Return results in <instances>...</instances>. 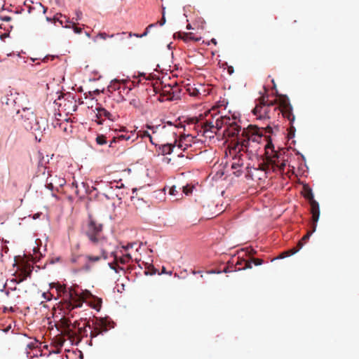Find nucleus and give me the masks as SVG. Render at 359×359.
<instances>
[{
	"instance_id": "nucleus-1",
	"label": "nucleus",
	"mask_w": 359,
	"mask_h": 359,
	"mask_svg": "<svg viewBox=\"0 0 359 359\" xmlns=\"http://www.w3.org/2000/svg\"><path fill=\"white\" fill-rule=\"evenodd\" d=\"M264 89V94L257 100L256 105L252 111L253 114L257 119L269 120L275 118L276 116L282 114L283 116L290 121L289 137H292L295 131V128L292 126L295 117L288 97L280 95L277 99L269 100L267 89L265 87Z\"/></svg>"
},
{
	"instance_id": "nucleus-2",
	"label": "nucleus",
	"mask_w": 359,
	"mask_h": 359,
	"mask_svg": "<svg viewBox=\"0 0 359 359\" xmlns=\"http://www.w3.org/2000/svg\"><path fill=\"white\" fill-rule=\"evenodd\" d=\"M263 130L266 133H273V128L269 125L262 128L255 126H249L247 128H244L238 137V144H236L235 149H238V153L244 151L252 154L253 151L250 150L252 147L251 143H258L260 141Z\"/></svg>"
},
{
	"instance_id": "nucleus-3",
	"label": "nucleus",
	"mask_w": 359,
	"mask_h": 359,
	"mask_svg": "<svg viewBox=\"0 0 359 359\" xmlns=\"http://www.w3.org/2000/svg\"><path fill=\"white\" fill-rule=\"evenodd\" d=\"M158 101H173L180 98V89L174 80L168 76L161 78L158 72Z\"/></svg>"
},
{
	"instance_id": "nucleus-4",
	"label": "nucleus",
	"mask_w": 359,
	"mask_h": 359,
	"mask_svg": "<svg viewBox=\"0 0 359 359\" xmlns=\"http://www.w3.org/2000/svg\"><path fill=\"white\" fill-rule=\"evenodd\" d=\"M86 223L87 229L82 226L81 233L85 235L93 245H96L106 240V237L103 236V224L99 223L90 212L88 214Z\"/></svg>"
},
{
	"instance_id": "nucleus-5",
	"label": "nucleus",
	"mask_w": 359,
	"mask_h": 359,
	"mask_svg": "<svg viewBox=\"0 0 359 359\" xmlns=\"http://www.w3.org/2000/svg\"><path fill=\"white\" fill-rule=\"evenodd\" d=\"M280 154L274 149L273 144L269 142L265 146V161L263 163V170L275 171L278 169L284 171L286 163L284 160H280Z\"/></svg>"
},
{
	"instance_id": "nucleus-6",
	"label": "nucleus",
	"mask_w": 359,
	"mask_h": 359,
	"mask_svg": "<svg viewBox=\"0 0 359 359\" xmlns=\"http://www.w3.org/2000/svg\"><path fill=\"white\" fill-rule=\"evenodd\" d=\"M308 198L309 200V203L311 206V213L312 215V224H311V231L307 232L306 235H304L302 240L299 241V243L302 242L304 245V243L310 238L311 234L316 231L317 222L319 219L320 217V208L318 203L314 200L313 196L311 193L308 196Z\"/></svg>"
},
{
	"instance_id": "nucleus-7",
	"label": "nucleus",
	"mask_w": 359,
	"mask_h": 359,
	"mask_svg": "<svg viewBox=\"0 0 359 359\" xmlns=\"http://www.w3.org/2000/svg\"><path fill=\"white\" fill-rule=\"evenodd\" d=\"M155 300V291L151 290H147L144 299V311L146 314L149 315L152 312Z\"/></svg>"
},
{
	"instance_id": "nucleus-8",
	"label": "nucleus",
	"mask_w": 359,
	"mask_h": 359,
	"mask_svg": "<svg viewBox=\"0 0 359 359\" xmlns=\"http://www.w3.org/2000/svg\"><path fill=\"white\" fill-rule=\"evenodd\" d=\"M161 123H158V130H161V133L163 135H166L167 133H171L173 135H176V129L177 127L172 124L171 121H165L164 120H161Z\"/></svg>"
},
{
	"instance_id": "nucleus-9",
	"label": "nucleus",
	"mask_w": 359,
	"mask_h": 359,
	"mask_svg": "<svg viewBox=\"0 0 359 359\" xmlns=\"http://www.w3.org/2000/svg\"><path fill=\"white\" fill-rule=\"evenodd\" d=\"M187 126H184V130H187V128H188V130H195V133H194L195 135V137L197 134H198L200 132V123H202V121H200L198 118L196 117H191L188 118L186 121Z\"/></svg>"
},
{
	"instance_id": "nucleus-10",
	"label": "nucleus",
	"mask_w": 359,
	"mask_h": 359,
	"mask_svg": "<svg viewBox=\"0 0 359 359\" xmlns=\"http://www.w3.org/2000/svg\"><path fill=\"white\" fill-rule=\"evenodd\" d=\"M200 132L203 133V135L211 137H213L211 135H207L208 133L210 132L211 133H217L215 125L213 124L211 121H206L205 122H202L200 123Z\"/></svg>"
},
{
	"instance_id": "nucleus-11",
	"label": "nucleus",
	"mask_w": 359,
	"mask_h": 359,
	"mask_svg": "<svg viewBox=\"0 0 359 359\" xmlns=\"http://www.w3.org/2000/svg\"><path fill=\"white\" fill-rule=\"evenodd\" d=\"M194 134L181 135L178 147L182 148L183 150L187 149V147H191V143L194 142Z\"/></svg>"
},
{
	"instance_id": "nucleus-12",
	"label": "nucleus",
	"mask_w": 359,
	"mask_h": 359,
	"mask_svg": "<svg viewBox=\"0 0 359 359\" xmlns=\"http://www.w3.org/2000/svg\"><path fill=\"white\" fill-rule=\"evenodd\" d=\"M95 111L100 116L105 118L112 122L115 121V117L113 116V114L109 111L106 109L102 104H97Z\"/></svg>"
},
{
	"instance_id": "nucleus-13",
	"label": "nucleus",
	"mask_w": 359,
	"mask_h": 359,
	"mask_svg": "<svg viewBox=\"0 0 359 359\" xmlns=\"http://www.w3.org/2000/svg\"><path fill=\"white\" fill-rule=\"evenodd\" d=\"M33 269H30L29 271H25L23 274L20 275V277L15 278H9L7 280L6 283L10 282L15 285H18L24 281H25L28 278H31L32 276Z\"/></svg>"
},
{
	"instance_id": "nucleus-14",
	"label": "nucleus",
	"mask_w": 359,
	"mask_h": 359,
	"mask_svg": "<svg viewBox=\"0 0 359 359\" xmlns=\"http://www.w3.org/2000/svg\"><path fill=\"white\" fill-rule=\"evenodd\" d=\"M126 34V32H123L121 33L108 34L104 32H100L93 39V41H96L97 38H100L104 40H106L108 38H116L117 40L121 41L123 39V35H125Z\"/></svg>"
},
{
	"instance_id": "nucleus-15",
	"label": "nucleus",
	"mask_w": 359,
	"mask_h": 359,
	"mask_svg": "<svg viewBox=\"0 0 359 359\" xmlns=\"http://www.w3.org/2000/svg\"><path fill=\"white\" fill-rule=\"evenodd\" d=\"M58 22L64 28H70L74 25L73 20L69 19L65 15L59 14L57 18Z\"/></svg>"
},
{
	"instance_id": "nucleus-16",
	"label": "nucleus",
	"mask_w": 359,
	"mask_h": 359,
	"mask_svg": "<svg viewBox=\"0 0 359 359\" xmlns=\"http://www.w3.org/2000/svg\"><path fill=\"white\" fill-rule=\"evenodd\" d=\"M228 127V135L231 136H237V140H238V137L241 136L239 134V132L241 131V127L235 121L230 122ZM237 144H238V142Z\"/></svg>"
},
{
	"instance_id": "nucleus-17",
	"label": "nucleus",
	"mask_w": 359,
	"mask_h": 359,
	"mask_svg": "<svg viewBox=\"0 0 359 359\" xmlns=\"http://www.w3.org/2000/svg\"><path fill=\"white\" fill-rule=\"evenodd\" d=\"M21 116H22V118H25V121H26V120H32L34 121L33 126H34V131H40L41 130L39 121L37 119L36 116L34 114L33 111H32L28 115H25V116L22 115Z\"/></svg>"
},
{
	"instance_id": "nucleus-18",
	"label": "nucleus",
	"mask_w": 359,
	"mask_h": 359,
	"mask_svg": "<svg viewBox=\"0 0 359 359\" xmlns=\"http://www.w3.org/2000/svg\"><path fill=\"white\" fill-rule=\"evenodd\" d=\"M231 122V119L229 117L227 116H221L215 121V128L216 130H219L221 129L223 126H229V123Z\"/></svg>"
},
{
	"instance_id": "nucleus-19",
	"label": "nucleus",
	"mask_w": 359,
	"mask_h": 359,
	"mask_svg": "<svg viewBox=\"0 0 359 359\" xmlns=\"http://www.w3.org/2000/svg\"><path fill=\"white\" fill-rule=\"evenodd\" d=\"M238 260L236 263V270H245L247 269H251L252 264L250 261H247L245 259L238 258Z\"/></svg>"
},
{
	"instance_id": "nucleus-20",
	"label": "nucleus",
	"mask_w": 359,
	"mask_h": 359,
	"mask_svg": "<svg viewBox=\"0 0 359 359\" xmlns=\"http://www.w3.org/2000/svg\"><path fill=\"white\" fill-rule=\"evenodd\" d=\"M199 86L200 88H196L194 86L187 84V86H185V90L189 93V95L193 97H197L201 95V89L203 88L201 85Z\"/></svg>"
},
{
	"instance_id": "nucleus-21",
	"label": "nucleus",
	"mask_w": 359,
	"mask_h": 359,
	"mask_svg": "<svg viewBox=\"0 0 359 359\" xmlns=\"http://www.w3.org/2000/svg\"><path fill=\"white\" fill-rule=\"evenodd\" d=\"M100 322L101 326H104L109 330L113 329L116 326V323L109 316H105Z\"/></svg>"
},
{
	"instance_id": "nucleus-22",
	"label": "nucleus",
	"mask_w": 359,
	"mask_h": 359,
	"mask_svg": "<svg viewBox=\"0 0 359 359\" xmlns=\"http://www.w3.org/2000/svg\"><path fill=\"white\" fill-rule=\"evenodd\" d=\"M59 290L62 291L69 298L72 297L73 289L72 286H69L67 281L65 280L64 283H59Z\"/></svg>"
},
{
	"instance_id": "nucleus-23",
	"label": "nucleus",
	"mask_w": 359,
	"mask_h": 359,
	"mask_svg": "<svg viewBox=\"0 0 359 359\" xmlns=\"http://www.w3.org/2000/svg\"><path fill=\"white\" fill-rule=\"evenodd\" d=\"M302 246H303V244L302 243V242L298 243L297 248H294L291 250H289L282 252L280 255V256L278 257H277V259H279V258L283 259L286 257L295 254L296 252H297L299 250V249L302 248Z\"/></svg>"
},
{
	"instance_id": "nucleus-24",
	"label": "nucleus",
	"mask_w": 359,
	"mask_h": 359,
	"mask_svg": "<svg viewBox=\"0 0 359 359\" xmlns=\"http://www.w3.org/2000/svg\"><path fill=\"white\" fill-rule=\"evenodd\" d=\"M85 291L93 297L95 302V305L93 307V309L96 311L99 312L102 309V299L101 297L93 294L92 292L88 290H85Z\"/></svg>"
},
{
	"instance_id": "nucleus-25",
	"label": "nucleus",
	"mask_w": 359,
	"mask_h": 359,
	"mask_svg": "<svg viewBox=\"0 0 359 359\" xmlns=\"http://www.w3.org/2000/svg\"><path fill=\"white\" fill-rule=\"evenodd\" d=\"M175 34H177L178 37L182 39L184 41L187 42L189 41H198V39H195L194 37L193 33L189 32H177Z\"/></svg>"
},
{
	"instance_id": "nucleus-26",
	"label": "nucleus",
	"mask_w": 359,
	"mask_h": 359,
	"mask_svg": "<svg viewBox=\"0 0 359 359\" xmlns=\"http://www.w3.org/2000/svg\"><path fill=\"white\" fill-rule=\"evenodd\" d=\"M173 145L171 143H166L158 147V154L161 153L162 155L169 154L173 149Z\"/></svg>"
},
{
	"instance_id": "nucleus-27",
	"label": "nucleus",
	"mask_w": 359,
	"mask_h": 359,
	"mask_svg": "<svg viewBox=\"0 0 359 359\" xmlns=\"http://www.w3.org/2000/svg\"><path fill=\"white\" fill-rule=\"evenodd\" d=\"M136 244L137 243L135 242H128L126 243H124L123 242H119L116 248L117 249H120L121 252L128 251L130 249H132Z\"/></svg>"
},
{
	"instance_id": "nucleus-28",
	"label": "nucleus",
	"mask_w": 359,
	"mask_h": 359,
	"mask_svg": "<svg viewBox=\"0 0 359 359\" xmlns=\"http://www.w3.org/2000/svg\"><path fill=\"white\" fill-rule=\"evenodd\" d=\"M157 88L156 87H153L151 89L149 90V92H148L149 97H147V102L154 104L157 100Z\"/></svg>"
},
{
	"instance_id": "nucleus-29",
	"label": "nucleus",
	"mask_w": 359,
	"mask_h": 359,
	"mask_svg": "<svg viewBox=\"0 0 359 359\" xmlns=\"http://www.w3.org/2000/svg\"><path fill=\"white\" fill-rule=\"evenodd\" d=\"M65 99V100L70 102L72 103L73 101L76 102V95L71 92H66L62 95H59L57 97L58 100Z\"/></svg>"
},
{
	"instance_id": "nucleus-30",
	"label": "nucleus",
	"mask_w": 359,
	"mask_h": 359,
	"mask_svg": "<svg viewBox=\"0 0 359 359\" xmlns=\"http://www.w3.org/2000/svg\"><path fill=\"white\" fill-rule=\"evenodd\" d=\"M33 253L34 255H32L31 260L34 262H40L45 257V253L38 252L35 247L33 248Z\"/></svg>"
},
{
	"instance_id": "nucleus-31",
	"label": "nucleus",
	"mask_w": 359,
	"mask_h": 359,
	"mask_svg": "<svg viewBox=\"0 0 359 359\" xmlns=\"http://www.w3.org/2000/svg\"><path fill=\"white\" fill-rule=\"evenodd\" d=\"M145 264L147 267L143 272L145 276H154L157 273V269L154 265L149 264L147 262Z\"/></svg>"
},
{
	"instance_id": "nucleus-32",
	"label": "nucleus",
	"mask_w": 359,
	"mask_h": 359,
	"mask_svg": "<svg viewBox=\"0 0 359 359\" xmlns=\"http://www.w3.org/2000/svg\"><path fill=\"white\" fill-rule=\"evenodd\" d=\"M95 142L97 145L104 146L107 144L108 141L104 135L98 133L96 135Z\"/></svg>"
},
{
	"instance_id": "nucleus-33",
	"label": "nucleus",
	"mask_w": 359,
	"mask_h": 359,
	"mask_svg": "<svg viewBox=\"0 0 359 359\" xmlns=\"http://www.w3.org/2000/svg\"><path fill=\"white\" fill-rule=\"evenodd\" d=\"M86 261L91 263L97 262L101 259V257L98 255H86L85 256Z\"/></svg>"
},
{
	"instance_id": "nucleus-34",
	"label": "nucleus",
	"mask_w": 359,
	"mask_h": 359,
	"mask_svg": "<svg viewBox=\"0 0 359 359\" xmlns=\"http://www.w3.org/2000/svg\"><path fill=\"white\" fill-rule=\"evenodd\" d=\"M93 114H94V115L93 116L92 121H95L98 126L103 125L104 124L103 118L102 116H100L99 114L95 111H94Z\"/></svg>"
},
{
	"instance_id": "nucleus-35",
	"label": "nucleus",
	"mask_w": 359,
	"mask_h": 359,
	"mask_svg": "<svg viewBox=\"0 0 359 359\" xmlns=\"http://www.w3.org/2000/svg\"><path fill=\"white\" fill-rule=\"evenodd\" d=\"M156 26L157 22L150 24L144 29V32L142 34H140V36H142V38L146 36L149 34L150 29H151L152 27H156Z\"/></svg>"
},
{
	"instance_id": "nucleus-36",
	"label": "nucleus",
	"mask_w": 359,
	"mask_h": 359,
	"mask_svg": "<svg viewBox=\"0 0 359 359\" xmlns=\"http://www.w3.org/2000/svg\"><path fill=\"white\" fill-rule=\"evenodd\" d=\"M61 262H62V257L61 256H57L55 257L49 258L46 261V263L48 265V264H55V263Z\"/></svg>"
},
{
	"instance_id": "nucleus-37",
	"label": "nucleus",
	"mask_w": 359,
	"mask_h": 359,
	"mask_svg": "<svg viewBox=\"0 0 359 359\" xmlns=\"http://www.w3.org/2000/svg\"><path fill=\"white\" fill-rule=\"evenodd\" d=\"M46 168L43 165V162H38L37 163V172H41L42 175H45Z\"/></svg>"
},
{
	"instance_id": "nucleus-38",
	"label": "nucleus",
	"mask_w": 359,
	"mask_h": 359,
	"mask_svg": "<svg viewBox=\"0 0 359 359\" xmlns=\"http://www.w3.org/2000/svg\"><path fill=\"white\" fill-rule=\"evenodd\" d=\"M83 187L86 189V193L90 194L93 191H97V188L95 187H92L91 189L90 190L89 186L87 182H83L82 183Z\"/></svg>"
},
{
	"instance_id": "nucleus-39",
	"label": "nucleus",
	"mask_w": 359,
	"mask_h": 359,
	"mask_svg": "<svg viewBox=\"0 0 359 359\" xmlns=\"http://www.w3.org/2000/svg\"><path fill=\"white\" fill-rule=\"evenodd\" d=\"M59 13L55 14L53 16H46V20L48 22L53 23L55 25L57 23V18H58Z\"/></svg>"
},
{
	"instance_id": "nucleus-40",
	"label": "nucleus",
	"mask_w": 359,
	"mask_h": 359,
	"mask_svg": "<svg viewBox=\"0 0 359 359\" xmlns=\"http://www.w3.org/2000/svg\"><path fill=\"white\" fill-rule=\"evenodd\" d=\"M99 335H100L99 327H97V326L96 325V327L93 329V330L91 331L90 334V341H92L93 338L97 337Z\"/></svg>"
},
{
	"instance_id": "nucleus-41",
	"label": "nucleus",
	"mask_w": 359,
	"mask_h": 359,
	"mask_svg": "<svg viewBox=\"0 0 359 359\" xmlns=\"http://www.w3.org/2000/svg\"><path fill=\"white\" fill-rule=\"evenodd\" d=\"M134 136V135H128V134H121L118 135V139L120 140H124V141H128L129 140H130Z\"/></svg>"
},
{
	"instance_id": "nucleus-42",
	"label": "nucleus",
	"mask_w": 359,
	"mask_h": 359,
	"mask_svg": "<svg viewBox=\"0 0 359 359\" xmlns=\"http://www.w3.org/2000/svg\"><path fill=\"white\" fill-rule=\"evenodd\" d=\"M241 154L238 157V162H233L232 163L231 168L233 169H237L238 168L241 167L243 165V162H242V160L241 158Z\"/></svg>"
},
{
	"instance_id": "nucleus-43",
	"label": "nucleus",
	"mask_w": 359,
	"mask_h": 359,
	"mask_svg": "<svg viewBox=\"0 0 359 359\" xmlns=\"http://www.w3.org/2000/svg\"><path fill=\"white\" fill-rule=\"evenodd\" d=\"M27 1H28V0L25 1L24 5L27 7V12H28V13L30 14L35 10V8L32 6L28 5ZM29 1L32 4H34L33 1L29 0Z\"/></svg>"
},
{
	"instance_id": "nucleus-44",
	"label": "nucleus",
	"mask_w": 359,
	"mask_h": 359,
	"mask_svg": "<svg viewBox=\"0 0 359 359\" xmlns=\"http://www.w3.org/2000/svg\"><path fill=\"white\" fill-rule=\"evenodd\" d=\"M69 29H72L73 30L74 33H75L76 34H80L83 33V29L82 27H75L74 24L72 26H71Z\"/></svg>"
},
{
	"instance_id": "nucleus-45",
	"label": "nucleus",
	"mask_w": 359,
	"mask_h": 359,
	"mask_svg": "<svg viewBox=\"0 0 359 359\" xmlns=\"http://www.w3.org/2000/svg\"><path fill=\"white\" fill-rule=\"evenodd\" d=\"M193 187L189 185L182 187V191L185 195H189L192 192Z\"/></svg>"
},
{
	"instance_id": "nucleus-46",
	"label": "nucleus",
	"mask_w": 359,
	"mask_h": 359,
	"mask_svg": "<svg viewBox=\"0 0 359 359\" xmlns=\"http://www.w3.org/2000/svg\"><path fill=\"white\" fill-rule=\"evenodd\" d=\"M97 327H99V331H100V335H104L109 331L108 328L100 325V322H99V323H97Z\"/></svg>"
},
{
	"instance_id": "nucleus-47",
	"label": "nucleus",
	"mask_w": 359,
	"mask_h": 359,
	"mask_svg": "<svg viewBox=\"0 0 359 359\" xmlns=\"http://www.w3.org/2000/svg\"><path fill=\"white\" fill-rule=\"evenodd\" d=\"M108 266L109 267L112 269L113 271H114V272L116 273H118L121 271H124L123 268H118V267H116L113 265L112 262H109L108 263Z\"/></svg>"
},
{
	"instance_id": "nucleus-48",
	"label": "nucleus",
	"mask_w": 359,
	"mask_h": 359,
	"mask_svg": "<svg viewBox=\"0 0 359 359\" xmlns=\"http://www.w3.org/2000/svg\"><path fill=\"white\" fill-rule=\"evenodd\" d=\"M33 121L32 120H26V125H25V128L26 130H34V126H33V123H32Z\"/></svg>"
},
{
	"instance_id": "nucleus-49",
	"label": "nucleus",
	"mask_w": 359,
	"mask_h": 359,
	"mask_svg": "<svg viewBox=\"0 0 359 359\" xmlns=\"http://www.w3.org/2000/svg\"><path fill=\"white\" fill-rule=\"evenodd\" d=\"M250 262H253V264L255 265V266H259V265H262L263 264V260L262 259H259V258H252L251 260L250 261Z\"/></svg>"
},
{
	"instance_id": "nucleus-50",
	"label": "nucleus",
	"mask_w": 359,
	"mask_h": 359,
	"mask_svg": "<svg viewBox=\"0 0 359 359\" xmlns=\"http://www.w3.org/2000/svg\"><path fill=\"white\" fill-rule=\"evenodd\" d=\"M91 270V266L90 263L86 261V263L83 265V266L81 268V271L89 272Z\"/></svg>"
},
{
	"instance_id": "nucleus-51",
	"label": "nucleus",
	"mask_w": 359,
	"mask_h": 359,
	"mask_svg": "<svg viewBox=\"0 0 359 359\" xmlns=\"http://www.w3.org/2000/svg\"><path fill=\"white\" fill-rule=\"evenodd\" d=\"M101 259L106 260L109 258L108 252L104 248H101Z\"/></svg>"
},
{
	"instance_id": "nucleus-52",
	"label": "nucleus",
	"mask_w": 359,
	"mask_h": 359,
	"mask_svg": "<svg viewBox=\"0 0 359 359\" xmlns=\"http://www.w3.org/2000/svg\"><path fill=\"white\" fill-rule=\"evenodd\" d=\"M73 353L77 356L79 359H83L84 356H83V353L81 351L79 350V349H76L75 350Z\"/></svg>"
},
{
	"instance_id": "nucleus-53",
	"label": "nucleus",
	"mask_w": 359,
	"mask_h": 359,
	"mask_svg": "<svg viewBox=\"0 0 359 359\" xmlns=\"http://www.w3.org/2000/svg\"><path fill=\"white\" fill-rule=\"evenodd\" d=\"M75 15H76V21H79L82 19L83 13L81 10H76L75 11Z\"/></svg>"
},
{
	"instance_id": "nucleus-54",
	"label": "nucleus",
	"mask_w": 359,
	"mask_h": 359,
	"mask_svg": "<svg viewBox=\"0 0 359 359\" xmlns=\"http://www.w3.org/2000/svg\"><path fill=\"white\" fill-rule=\"evenodd\" d=\"M8 12H13L15 14H22L25 9L22 8V7H19V8H17L14 11H13L12 10H7Z\"/></svg>"
},
{
	"instance_id": "nucleus-55",
	"label": "nucleus",
	"mask_w": 359,
	"mask_h": 359,
	"mask_svg": "<svg viewBox=\"0 0 359 359\" xmlns=\"http://www.w3.org/2000/svg\"><path fill=\"white\" fill-rule=\"evenodd\" d=\"M6 38H11L10 32H6L0 35V39L3 41H5Z\"/></svg>"
},
{
	"instance_id": "nucleus-56",
	"label": "nucleus",
	"mask_w": 359,
	"mask_h": 359,
	"mask_svg": "<svg viewBox=\"0 0 359 359\" xmlns=\"http://www.w3.org/2000/svg\"><path fill=\"white\" fill-rule=\"evenodd\" d=\"M123 257H124L128 260H130L133 259L131 254L128 251H123L121 252Z\"/></svg>"
},
{
	"instance_id": "nucleus-57",
	"label": "nucleus",
	"mask_w": 359,
	"mask_h": 359,
	"mask_svg": "<svg viewBox=\"0 0 359 359\" xmlns=\"http://www.w3.org/2000/svg\"><path fill=\"white\" fill-rule=\"evenodd\" d=\"M0 20L3 22H10L12 18L10 15H0Z\"/></svg>"
},
{
	"instance_id": "nucleus-58",
	"label": "nucleus",
	"mask_w": 359,
	"mask_h": 359,
	"mask_svg": "<svg viewBox=\"0 0 359 359\" xmlns=\"http://www.w3.org/2000/svg\"><path fill=\"white\" fill-rule=\"evenodd\" d=\"M59 282H52L49 283L50 289L55 288L56 290H59Z\"/></svg>"
},
{
	"instance_id": "nucleus-59",
	"label": "nucleus",
	"mask_w": 359,
	"mask_h": 359,
	"mask_svg": "<svg viewBox=\"0 0 359 359\" xmlns=\"http://www.w3.org/2000/svg\"><path fill=\"white\" fill-rule=\"evenodd\" d=\"M48 266V264L46 262L43 266H36L35 269H32L35 272H38L39 270L46 269Z\"/></svg>"
},
{
	"instance_id": "nucleus-60",
	"label": "nucleus",
	"mask_w": 359,
	"mask_h": 359,
	"mask_svg": "<svg viewBox=\"0 0 359 359\" xmlns=\"http://www.w3.org/2000/svg\"><path fill=\"white\" fill-rule=\"evenodd\" d=\"M116 100L118 103H119V102H123L126 101V99L125 98V97L123 95H121V93H118Z\"/></svg>"
},
{
	"instance_id": "nucleus-61",
	"label": "nucleus",
	"mask_w": 359,
	"mask_h": 359,
	"mask_svg": "<svg viewBox=\"0 0 359 359\" xmlns=\"http://www.w3.org/2000/svg\"><path fill=\"white\" fill-rule=\"evenodd\" d=\"M1 102L3 104H7V105L8 104V102H9L8 93L6 96L1 97Z\"/></svg>"
},
{
	"instance_id": "nucleus-62",
	"label": "nucleus",
	"mask_w": 359,
	"mask_h": 359,
	"mask_svg": "<svg viewBox=\"0 0 359 359\" xmlns=\"http://www.w3.org/2000/svg\"><path fill=\"white\" fill-rule=\"evenodd\" d=\"M45 188L50 191H53L55 189L52 182H47L45 184Z\"/></svg>"
},
{
	"instance_id": "nucleus-63",
	"label": "nucleus",
	"mask_w": 359,
	"mask_h": 359,
	"mask_svg": "<svg viewBox=\"0 0 359 359\" xmlns=\"http://www.w3.org/2000/svg\"><path fill=\"white\" fill-rule=\"evenodd\" d=\"M38 158H39L38 162H43L44 161L43 153L40 150L38 151Z\"/></svg>"
},
{
	"instance_id": "nucleus-64",
	"label": "nucleus",
	"mask_w": 359,
	"mask_h": 359,
	"mask_svg": "<svg viewBox=\"0 0 359 359\" xmlns=\"http://www.w3.org/2000/svg\"><path fill=\"white\" fill-rule=\"evenodd\" d=\"M41 297L44 299L46 302H50L52 299L51 297L48 296L47 292H43L41 294Z\"/></svg>"
}]
</instances>
